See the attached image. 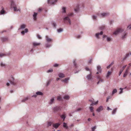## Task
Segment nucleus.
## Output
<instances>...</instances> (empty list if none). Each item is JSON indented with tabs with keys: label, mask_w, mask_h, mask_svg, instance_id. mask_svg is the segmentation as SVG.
Here are the masks:
<instances>
[{
	"label": "nucleus",
	"mask_w": 131,
	"mask_h": 131,
	"mask_svg": "<svg viewBox=\"0 0 131 131\" xmlns=\"http://www.w3.org/2000/svg\"><path fill=\"white\" fill-rule=\"evenodd\" d=\"M73 15L72 13H71L68 14L67 16L64 18V22L65 23L67 24H69V25L71 24L70 20L69 18V17L72 16Z\"/></svg>",
	"instance_id": "nucleus-1"
},
{
	"label": "nucleus",
	"mask_w": 131,
	"mask_h": 131,
	"mask_svg": "<svg viewBox=\"0 0 131 131\" xmlns=\"http://www.w3.org/2000/svg\"><path fill=\"white\" fill-rule=\"evenodd\" d=\"M46 40L47 42L51 43L53 40L52 38H50L48 36H46L45 37Z\"/></svg>",
	"instance_id": "nucleus-2"
},
{
	"label": "nucleus",
	"mask_w": 131,
	"mask_h": 131,
	"mask_svg": "<svg viewBox=\"0 0 131 131\" xmlns=\"http://www.w3.org/2000/svg\"><path fill=\"white\" fill-rule=\"evenodd\" d=\"M103 40H104L105 38H106V40L107 41H109L111 40V38L110 37H108L106 35H103Z\"/></svg>",
	"instance_id": "nucleus-3"
},
{
	"label": "nucleus",
	"mask_w": 131,
	"mask_h": 131,
	"mask_svg": "<svg viewBox=\"0 0 131 131\" xmlns=\"http://www.w3.org/2000/svg\"><path fill=\"white\" fill-rule=\"evenodd\" d=\"M109 15L108 13H103L101 14L100 15L99 14L98 16H99L100 18L102 17H104L107 16Z\"/></svg>",
	"instance_id": "nucleus-4"
},
{
	"label": "nucleus",
	"mask_w": 131,
	"mask_h": 131,
	"mask_svg": "<svg viewBox=\"0 0 131 131\" xmlns=\"http://www.w3.org/2000/svg\"><path fill=\"white\" fill-rule=\"evenodd\" d=\"M14 79L13 77H12L11 79L9 80V82L10 83L13 85H15L16 84V83L14 81Z\"/></svg>",
	"instance_id": "nucleus-5"
},
{
	"label": "nucleus",
	"mask_w": 131,
	"mask_h": 131,
	"mask_svg": "<svg viewBox=\"0 0 131 131\" xmlns=\"http://www.w3.org/2000/svg\"><path fill=\"white\" fill-rule=\"evenodd\" d=\"M123 29L121 28H117L115 31L114 33H119L122 32L123 31Z\"/></svg>",
	"instance_id": "nucleus-6"
},
{
	"label": "nucleus",
	"mask_w": 131,
	"mask_h": 131,
	"mask_svg": "<svg viewBox=\"0 0 131 131\" xmlns=\"http://www.w3.org/2000/svg\"><path fill=\"white\" fill-rule=\"evenodd\" d=\"M52 0L51 2H50V0H48V2L49 4H54L56 3L57 2V0Z\"/></svg>",
	"instance_id": "nucleus-7"
},
{
	"label": "nucleus",
	"mask_w": 131,
	"mask_h": 131,
	"mask_svg": "<svg viewBox=\"0 0 131 131\" xmlns=\"http://www.w3.org/2000/svg\"><path fill=\"white\" fill-rule=\"evenodd\" d=\"M103 109V106H99L96 110V111L98 112H100Z\"/></svg>",
	"instance_id": "nucleus-8"
},
{
	"label": "nucleus",
	"mask_w": 131,
	"mask_h": 131,
	"mask_svg": "<svg viewBox=\"0 0 131 131\" xmlns=\"http://www.w3.org/2000/svg\"><path fill=\"white\" fill-rule=\"evenodd\" d=\"M73 65L74 67L75 68H77L78 67V66L77 65L76 62V60L75 59H74L73 61Z\"/></svg>",
	"instance_id": "nucleus-9"
},
{
	"label": "nucleus",
	"mask_w": 131,
	"mask_h": 131,
	"mask_svg": "<svg viewBox=\"0 0 131 131\" xmlns=\"http://www.w3.org/2000/svg\"><path fill=\"white\" fill-rule=\"evenodd\" d=\"M54 98H52L50 100L49 102L48 103L49 104L51 105L52 104L54 103Z\"/></svg>",
	"instance_id": "nucleus-10"
},
{
	"label": "nucleus",
	"mask_w": 131,
	"mask_h": 131,
	"mask_svg": "<svg viewBox=\"0 0 131 131\" xmlns=\"http://www.w3.org/2000/svg\"><path fill=\"white\" fill-rule=\"evenodd\" d=\"M69 80V78H65L64 80H62V81L65 83H68V81Z\"/></svg>",
	"instance_id": "nucleus-11"
},
{
	"label": "nucleus",
	"mask_w": 131,
	"mask_h": 131,
	"mask_svg": "<svg viewBox=\"0 0 131 131\" xmlns=\"http://www.w3.org/2000/svg\"><path fill=\"white\" fill-rule=\"evenodd\" d=\"M51 43L47 42L45 44V46L46 48H49L51 46Z\"/></svg>",
	"instance_id": "nucleus-12"
},
{
	"label": "nucleus",
	"mask_w": 131,
	"mask_h": 131,
	"mask_svg": "<svg viewBox=\"0 0 131 131\" xmlns=\"http://www.w3.org/2000/svg\"><path fill=\"white\" fill-rule=\"evenodd\" d=\"M1 40L3 41H5L8 40V38L6 37H1Z\"/></svg>",
	"instance_id": "nucleus-13"
},
{
	"label": "nucleus",
	"mask_w": 131,
	"mask_h": 131,
	"mask_svg": "<svg viewBox=\"0 0 131 131\" xmlns=\"http://www.w3.org/2000/svg\"><path fill=\"white\" fill-rule=\"evenodd\" d=\"M58 75L59 77L60 78H63L65 77L64 74L62 73H59Z\"/></svg>",
	"instance_id": "nucleus-14"
},
{
	"label": "nucleus",
	"mask_w": 131,
	"mask_h": 131,
	"mask_svg": "<svg viewBox=\"0 0 131 131\" xmlns=\"http://www.w3.org/2000/svg\"><path fill=\"white\" fill-rule=\"evenodd\" d=\"M33 46L34 47H35L37 46H39L40 45V43H37L36 42H32Z\"/></svg>",
	"instance_id": "nucleus-15"
},
{
	"label": "nucleus",
	"mask_w": 131,
	"mask_h": 131,
	"mask_svg": "<svg viewBox=\"0 0 131 131\" xmlns=\"http://www.w3.org/2000/svg\"><path fill=\"white\" fill-rule=\"evenodd\" d=\"M103 33H96L95 34L96 37L97 39H99L100 38L99 37V35H103Z\"/></svg>",
	"instance_id": "nucleus-16"
},
{
	"label": "nucleus",
	"mask_w": 131,
	"mask_h": 131,
	"mask_svg": "<svg viewBox=\"0 0 131 131\" xmlns=\"http://www.w3.org/2000/svg\"><path fill=\"white\" fill-rule=\"evenodd\" d=\"M122 34L121 35V38L122 39H124L127 36V33H122Z\"/></svg>",
	"instance_id": "nucleus-17"
},
{
	"label": "nucleus",
	"mask_w": 131,
	"mask_h": 131,
	"mask_svg": "<svg viewBox=\"0 0 131 131\" xmlns=\"http://www.w3.org/2000/svg\"><path fill=\"white\" fill-rule=\"evenodd\" d=\"M29 99V96H27V97L24 98L21 101L22 102H24L28 100Z\"/></svg>",
	"instance_id": "nucleus-18"
},
{
	"label": "nucleus",
	"mask_w": 131,
	"mask_h": 131,
	"mask_svg": "<svg viewBox=\"0 0 131 131\" xmlns=\"http://www.w3.org/2000/svg\"><path fill=\"white\" fill-rule=\"evenodd\" d=\"M37 15V13L35 12H34V14L33 15V17L34 19V20H36L37 19L36 16Z\"/></svg>",
	"instance_id": "nucleus-19"
},
{
	"label": "nucleus",
	"mask_w": 131,
	"mask_h": 131,
	"mask_svg": "<svg viewBox=\"0 0 131 131\" xmlns=\"http://www.w3.org/2000/svg\"><path fill=\"white\" fill-rule=\"evenodd\" d=\"M53 127L52 129H54L55 128V129H57V123H56L55 124H53L52 125Z\"/></svg>",
	"instance_id": "nucleus-20"
},
{
	"label": "nucleus",
	"mask_w": 131,
	"mask_h": 131,
	"mask_svg": "<svg viewBox=\"0 0 131 131\" xmlns=\"http://www.w3.org/2000/svg\"><path fill=\"white\" fill-rule=\"evenodd\" d=\"M53 111L54 113H57V106H56L53 108Z\"/></svg>",
	"instance_id": "nucleus-21"
},
{
	"label": "nucleus",
	"mask_w": 131,
	"mask_h": 131,
	"mask_svg": "<svg viewBox=\"0 0 131 131\" xmlns=\"http://www.w3.org/2000/svg\"><path fill=\"white\" fill-rule=\"evenodd\" d=\"M97 68L98 71L99 72L101 73V67L100 66H98L97 67Z\"/></svg>",
	"instance_id": "nucleus-22"
},
{
	"label": "nucleus",
	"mask_w": 131,
	"mask_h": 131,
	"mask_svg": "<svg viewBox=\"0 0 131 131\" xmlns=\"http://www.w3.org/2000/svg\"><path fill=\"white\" fill-rule=\"evenodd\" d=\"M15 5L14 3V2L13 1H11V7L13 8V7H15Z\"/></svg>",
	"instance_id": "nucleus-23"
},
{
	"label": "nucleus",
	"mask_w": 131,
	"mask_h": 131,
	"mask_svg": "<svg viewBox=\"0 0 131 131\" xmlns=\"http://www.w3.org/2000/svg\"><path fill=\"white\" fill-rule=\"evenodd\" d=\"M36 94L37 95H43V93L40 92L38 91L36 93Z\"/></svg>",
	"instance_id": "nucleus-24"
},
{
	"label": "nucleus",
	"mask_w": 131,
	"mask_h": 131,
	"mask_svg": "<svg viewBox=\"0 0 131 131\" xmlns=\"http://www.w3.org/2000/svg\"><path fill=\"white\" fill-rule=\"evenodd\" d=\"M66 116L64 114H63L60 116V117L62 119H63V121H64Z\"/></svg>",
	"instance_id": "nucleus-25"
},
{
	"label": "nucleus",
	"mask_w": 131,
	"mask_h": 131,
	"mask_svg": "<svg viewBox=\"0 0 131 131\" xmlns=\"http://www.w3.org/2000/svg\"><path fill=\"white\" fill-rule=\"evenodd\" d=\"M63 126L64 127L66 128V129H68V127L66 123H65L64 122L63 123Z\"/></svg>",
	"instance_id": "nucleus-26"
},
{
	"label": "nucleus",
	"mask_w": 131,
	"mask_h": 131,
	"mask_svg": "<svg viewBox=\"0 0 131 131\" xmlns=\"http://www.w3.org/2000/svg\"><path fill=\"white\" fill-rule=\"evenodd\" d=\"M79 10V6L78 5H77L76 8H74V10L75 12H78Z\"/></svg>",
	"instance_id": "nucleus-27"
},
{
	"label": "nucleus",
	"mask_w": 131,
	"mask_h": 131,
	"mask_svg": "<svg viewBox=\"0 0 131 131\" xmlns=\"http://www.w3.org/2000/svg\"><path fill=\"white\" fill-rule=\"evenodd\" d=\"M91 74H90L89 75H88L87 76V78L89 80H90L91 79Z\"/></svg>",
	"instance_id": "nucleus-28"
},
{
	"label": "nucleus",
	"mask_w": 131,
	"mask_h": 131,
	"mask_svg": "<svg viewBox=\"0 0 131 131\" xmlns=\"http://www.w3.org/2000/svg\"><path fill=\"white\" fill-rule=\"evenodd\" d=\"M0 66L2 67H3L4 68L5 67L6 65L5 64L3 63L2 62H1L0 64Z\"/></svg>",
	"instance_id": "nucleus-29"
},
{
	"label": "nucleus",
	"mask_w": 131,
	"mask_h": 131,
	"mask_svg": "<svg viewBox=\"0 0 131 131\" xmlns=\"http://www.w3.org/2000/svg\"><path fill=\"white\" fill-rule=\"evenodd\" d=\"M70 98V97L69 95H66L64 97V99L68 100Z\"/></svg>",
	"instance_id": "nucleus-30"
},
{
	"label": "nucleus",
	"mask_w": 131,
	"mask_h": 131,
	"mask_svg": "<svg viewBox=\"0 0 131 131\" xmlns=\"http://www.w3.org/2000/svg\"><path fill=\"white\" fill-rule=\"evenodd\" d=\"M117 90L116 89H114L112 91V95H113L114 93H116L117 92Z\"/></svg>",
	"instance_id": "nucleus-31"
},
{
	"label": "nucleus",
	"mask_w": 131,
	"mask_h": 131,
	"mask_svg": "<svg viewBox=\"0 0 131 131\" xmlns=\"http://www.w3.org/2000/svg\"><path fill=\"white\" fill-rule=\"evenodd\" d=\"M53 124L52 122H48L47 123V124L48 126H49L51 125V124Z\"/></svg>",
	"instance_id": "nucleus-32"
},
{
	"label": "nucleus",
	"mask_w": 131,
	"mask_h": 131,
	"mask_svg": "<svg viewBox=\"0 0 131 131\" xmlns=\"http://www.w3.org/2000/svg\"><path fill=\"white\" fill-rule=\"evenodd\" d=\"M117 110V108H115L114 109L112 112V114L113 115L115 114L116 111Z\"/></svg>",
	"instance_id": "nucleus-33"
},
{
	"label": "nucleus",
	"mask_w": 131,
	"mask_h": 131,
	"mask_svg": "<svg viewBox=\"0 0 131 131\" xmlns=\"http://www.w3.org/2000/svg\"><path fill=\"white\" fill-rule=\"evenodd\" d=\"M111 72L110 71H108L107 73V75L106 76V77L107 78H108L109 77V76L111 74Z\"/></svg>",
	"instance_id": "nucleus-34"
},
{
	"label": "nucleus",
	"mask_w": 131,
	"mask_h": 131,
	"mask_svg": "<svg viewBox=\"0 0 131 131\" xmlns=\"http://www.w3.org/2000/svg\"><path fill=\"white\" fill-rule=\"evenodd\" d=\"M28 31V29L27 28L25 29V30L24 31H22L21 33H26Z\"/></svg>",
	"instance_id": "nucleus-35"
},
{
	"label": "nucleus",
	"mask_w": 131,
	"mask_h": 131,
	"mask_svg": "<svg viewBox=\"0 0 131 131\" xmlns=\"http://www.w3.org/2000/svg\"><path fill=\"white\" fill-rule=\"evenodd\" d=\"M5 13V11L4 10V8H2V10L1 11L0 14H3Z\"/></svg>",
	"instance_id": "nucleus-36"
},
{
	"label": "nucleus",
	"mask_w": 131,
	"mask_h": 131,
	"mask_svg": "<svg viewBox=\"0 0 131 131\" xmlns=\"http://www.w3.org/2000/svg\"><path fill=\"white\" fill-rule=\"evenodd\" d=\"M90 111L91 112H93L94 111L93 108V107L91 106L89 107Z\"/></svg>",
	"instance_id": "nucleus-37"
},
{
	"label": "nucleus",
	"mask_w": 131,
	"mask_h": 131,
	"mask_svg": "<svg viewBox=\"0 0 131 131\" xmlns=\"http://www.w3.org/2000/svg\"><path fill=\"white\" fill-rule=\"evenodd\" d=\"M13 8H14V10L15 11H20V9H17L16 6L14 7Z\"/></svg>",
	"instance_id": "nucleus-38"
},
{
	"label": "nucleus",
	"mask_w": 131,
	"mask_h": 131,
	"mask_svg": "<svg viewBox=\"0 0 131 131\" xmlns=\"http://www.w3.org/2000/svg\"><path fill=\"white\" fill-rule=\"evenodd\" d=\"M53 71V70L52 69H51L48 70L47 71V72L48 73H51Z\"/></svg>",
	"instance_id": "nucleus-39"
},
{
	"label": "nucleus",
	"mask_w": 131,
	"mask_h": 131,
	"mask_svg": "<svg viewBox=\"0 0 131 131\" xmlns=\"http://www.w3.org/2000/svg\"><path fill=\"white\" fill-rule=\"evenodd\" d=\"M96 128V126H94L92 128V131H94L95 129Z\"/></svg>",
	"instance_id": "nucleus-40"
},
{
	"label": "nucleus",
	"mask_w": 131,
	"mask_h": 131,
	"mask_svg": "<svg viewBox=\"0 0 131 131\" xmlns=\"http://www.w3.org/2000/svg\"><path fill=\"white\" fill-rule=\"evenodd\" d=\"M26 27V25H25L23 24L21 25L20 27V28L24 29Z\"/></svg>",
	"instance_id": "nucleus-41"
},
{
	"label": "nucleus",
	"mask_w": 131,
	"mask_h": 131,
	"mask_svg": "<svg viewBox=\"0 0 131 131\" xmlns=\"http://www.w3.org/2000/svg\"><path fill=\"white\" fill-rule=\"evenodd\" d=\"M62 12L63 13H65L66 12V8L65 7H63L62 8Z\"/></svg>",
	"instance_id": "nucleus-42"
},
{
	"label": "nucleus",
	"mask_w": 131,
	"mask_h": 131,
	"mask_svg": "<svg viewBox=\"0 0 131 131\" xmlns=\"http://www.w3.org/2000/svg\"><path fill=\"white\" fill-rule=\"evenodd\" d=\"M105 26L104 25H102L100 27V29L101 30H102L105 28Z\"/></svg>",
	"instance_id": "nucleus-43"
},
{
	"label": "nucleus",
	"mask_w": 131,
	"mask_h": 131,
	"mask_svg": "<svg viewBox=\"0 0 131 131\" xmlns=\"http://www.w3.org/2000/svg\"><path fill=\"white\" fill-rule=\"evenodd\" d=\"M81 110V108H78L77 109H76L75 111L74 112H79V111H80V110Z\"/></svg>",
	"instance_id": "nucleus-44"
},
{
	"label": "nucleus",
	"mask_w": 131,
	"mask_h": 131,
	"mask_svg": "<svg viewBox=\"0 0 131 131\" xmlns=\"http://www.w3.org/2000/svg\"><path fill=\"white\" fill-rule=\"evenodd\" d=\"M123 70L122 69H121L119 72V76H120V75H121V73H122V72H123Z\"/></svg>",
	"instance_id": "nucleus-45"
},
{
	"label": "nucleus",
	"mask_w": 131,
	"mask_h": 131,
	"mask_svg": "<svg viewBox=\"0 0 131 131\" xmlns=\"http://www.w3.org/2000/svg\"><path fill=\"white\" fill-rule=\"evenodd\" d=\"M129 56V55L128 53H127L126 54V56L124 58V59H126Z\"/></svg>",
	"instance_id": "nucleus-46"
},
{
	"label": "nucleus",
	"mask_w": 131,
	"mask_h": 131,
	"mask_svg": "<svg viewBox=\"0 0 131 131\" xmlns=\"http://www.w3.org/2000/svg\"><path fill=\"white\" fill-rule=\"evenodd\" d=\"M123 89L122 88H120V89L121 90V91L119 92V94H121L123 93V91L122 90H123Z\"/></svg>",
	"instance_id": "nucleus-47"
},
{
	"label": "nucleus",
	"mask_w": 131,
	"mask_h": 131,
	"mask_svg": "<svg viewBox=\"0 0 131 131\" xmlns=\"http://www.w3.org/2000/svg\"><path fill=\"white\" fill-rule=\"evenodd\" d=\"M111 98V97H110V96H108L107 97V99H106V102H108V100L110 99Z\"/></svg>",
	"instance_id": "nucleus-48"
},
{
	"label": "nucleus",
	"mask_w": 131,
	"mask_h": 131,
	"mask_svg": "<svg viewBox=\"0 0 131 131\" xmlns=\"http://www.w3.org/2000/svg\"><path fill=\"white\" fill-rule=\"evenodd\" d=\"M5 55V54L3 53H0V57H2Z\"/></svg>",
	"instance_id": "nucleus-49"
},
{
	"label": "nucleus",
	"mask_w": 131,
	"mask_h": 131,
	"mask_svg": "<svg viewBox=\"0 0 131 131\" xmlns=\"http://www.w3.org/2000/svg\"><path fill=\"white\" fill-rule=\"evenodd\" d=\"M62 99L61 97H60V96H58V101H62Z\"/></svg>",
	"instance_id": "nucleus-50"
},
{
	"label": "nucleus",
	"mask_w": 131,
	"mask_h": 131,
	"mask_svg": "<svg viewBox=\"0 0 131 131\" xmlns=\"http://www.w3.org/2000/svg\"><path fill=\"white\" fill-rule=\"evenodd\" d=\"M75 36L77 38H78L80 37L81 35H75Z\"/></svg>",
	"instance_id": "nucleus-51"
},
{
	"label": "nucleus",
	"mask_w": 131,
	"mask_h": 131,
	"mask_svg": "<svg viewBox=\"0 0 131 131\" xmlns=\"http://www.w3.org/2000/svg\"><path fill=\"white\" fill-rule=\"evenodd\" d=\"M37 37L39 39H41V37L39 35H37Z\"/></svg>",
	"instance_id": "nucleus-52"
},
{
	"label": "nucleus",
	"mask_w": 131,
	"mask_h": 131,
	"mask_svg": "<svg viewBox=\"0 0 131 131\" xmlns=\"http://www.w3.org/2000/svg\"><path fill=\"white\" fill-rule=\"evenodd\" d=\"M63 30V29L62 28H60L59 29H58V32H60L62 31Z\"/></svg>",
	"instance_id": "nucleus-53"
},
{
	"label": "nucleus",
	"mask_w": 131,
	"mask_h": 131,
	"mask_svg": "<svg viewBox=\"0 0 131 131\" xmlns=\"http://www.w3.org/2000/svg\"><path fill=\"white\" fill-rule=\"evenodd\" d=\"M92 61V60L91 59H90L89 60V61L88 62V63L89 64H91V62Z\"/></svg>",
	"instance_id": "nucleus-54"
},
{
	"label": "nucleus",
	"mask_w": 131,
	"mask_h": 131,
	"mask_svg": "<svg viewBox=\"0 0 131 131\" xmlns=\"http://www.w3.org/2000/svg\"><path fill=\"white\" fill-rule=\"evenodd\" d=\"M53 25L54 27H56V25L55 23H53L52 24Z\"/></svg>",
	"instance_id": "nucleus-55"
},
{
	"label": "nucleus",
	"mask_w": 131,
	"mask_h": 131,
	"mask_svg": "<svg viewBox=\"0 0 131 131\" xmlns=\"http://www.w3.org/2000/svg\"><path fill=\"white\" fill-rule=\"evenodd\" d=\"M127 74H126V73H125V72L124 73L123 75V77H126V76L127 75Z\"/></svg>",
	"instance_id": "nucleus-56"
},
{
	"label": "nucleus",
	"mask_w": 131,
	"mask_h": 131,
	"mask_svg": "<svg viewBox=\"0 0 131 131\" xmlns=\"http://www.w3.org/2000/svg\"><path fill=\"white\" fill-rule=\"evenodd\" d=\"M126 66H127V65H125V66H123L122 67V68L121 69H122L123 70H124V69L126 67Z\"/></svg>",
	"instance_id": "nucleus-57"
},
{
	"label": "nucleus",
	"mask_w": 131,
	"mask_h": 131,
	"mask_svg": "<svg viewBox=\"0 0 131 131\" xmlns=\"http://www.w3.org/2000/svg\"><path fill=\"white\" fill-rule=\"evenodd\" d=\"M93 18V19H96V17L95 16H93L92 17Z\"/></svg>",
	"instance_id": "nucleus-58"
},
{
	"label": "nucleus",
	"mask_w": 131,
	"mask_h": 131,
	"mask_svg": "<svg viewBox=\"0 0 131 131\" xmlns=\"http://www.w3.org/2000/svg\"><path fill=\"white\" fill-rule=\"evenodd\" d=\"M50 80H49V81H48V82H47V84H46V85L47 86H48L49 85V84L50 83Z\"/></svg>",
	"instance_id": "nucleus-59"
},
{
	"label": "nucleus",
	"mask_w": 131,
	"mask_h": 131,
	"mask_svg": "<svg viewBox=\"0 0 131 131\" xmlns=\"http://www.w3.org/2000/svg\"><path fill=\"white\" fill-rule=\"evenodd\" d=\"M99 81L100 82H103L104 81V80H103L101 79L99 80Z\"/></svg>",
	"instance_id": "nucleus-60"
},
{
	"label": "nucleus",
	"mask_w": 131,
	"mask_h": 131,
	"mask_svg": "<svg viewBox=\"0 0 131 131\" xmlns=\"http://www.w3.org/2000/svg\"><path fill=\"white\" fill-rule=\"evenodd\" d=\"M127 28L129 29L131 28V24L127 27Z\"/></svg>",
	"instance_id": "nucleus-61"
},
{
	"label": "nucleus",
	"mask_w": 131,
	"mask_h": 131,
	"mask_svg": "<svg viewBox=\"0 0 131 131\" xmlns=\"http://www.w3.org/2000/svg\"><path fill=\"white\" fill-rule=\"evenodd\" d=\"M85 70L87 71H90V69L88 68L87 67H86L85 68Z\"/></svg>",
	"instance_id": "nucleus-62"
},
{
	"label": "nucleus",
	"mask_w": 131,
	"mask_h": 131,
	"mask_svg": "<svg viewBox=\"0 0 131 131\" xmlns=\"http://www.w3.org/2000/svg\"><path fill=\"white\" fill-rule=\"evenodd\" d=\"M128 69H127L126 70L125 72V73H126V74H127L128 73Z\"/></svg>",
	"instance_id": "nucleus-63"
},
{
	"label": "nucleus",
	"mask_w": 131,
	"mask_h": 131,
	"mask_svg": "<svg viewBox=\"0 0 131 131\" xmlns=\"http://www.w3.org/2000/svg\"><path fill=\"white\" fill-rule=\"evenodd\" d=\"M128 69H127L126 70L125 72V73H126V74H127L128 73Z\"/></svg>",
	"instance_id": "nucleus-64"
}]
</instances>
